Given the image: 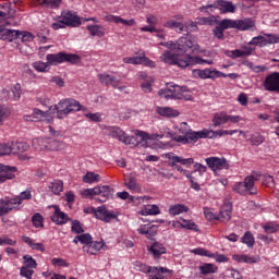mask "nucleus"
Masks as SVG:
<instances>
[{
	"label": "nucleus",
	"instance_id": "52",
	"mask_svg": "<svg viewBox=\"0 0 279 279\" xmlns=\"http://www.w3.org/2000/svg\"><path fill=\"white\" fill-rule=\"evenodd\" d=\"M23 260H24L23 267H26L28 269H36V267H38L36 259H34V257H32L31 255H24Z\"/></svg>",
	"mask_w": 279,
	"mask_h": 279
},
{
	"label": "nucleus",
	"instance_id": "50",
	"mask_svg": "<svg viewBox=\"0 0 279 279\" xmlns=\"http://www.w3.org/2000/svg\"><path fill=\"white\" fill-rule=\"evenodd\" d=\"M99 180H101V177L95 172H87L83 177V182H85V184H93V182H99Z\"/></svg>",
	"mask_w": 279,
	"mask_h": 279
},
{
	"label": "nucleus",
	"instance_id": "57",
	"mask_svg": "<svg viewBox=\"0 0 279 279\" xmlns=\"http://www.w3.org/2000/svg\"><path fill=\"white\" fill-rule=\"evenodd\" d=\"M76 239H78V243L82 245H90V243H93V235H90V233L80 234Z\"/></svg>",
	"mask_w": 279,
	"mask_h": 279
},
{
	"label": "nucleus",
	"instance_id": "45",
	"mask_svg": "<svg viewBox=\"0 0 279 279\" xmlns=\"http://www.w3.org/2000/svg\"><path fill=\"white\" fill-rule=\"evenodd\" d=\"M13 199L15 201V204L19 206H21L24 202V199L29 201L32 199V190L26 189L24 192L20 193V195L13 197Z\"/></svg>",
	"mask_w": 279,
	"mask_h": 279
},
{
	"label": "nucleus",
	"instance_id": "16",
	"mask_svg": "<svg viewBox=\"0 0 279 279\" xmlns=\"http://www.w3.org/2000/svg\"><path fill=\"white\" fill-rule=\"evenodd\" d=\"M16 208H19V205H16V201L14 198L5 197L0 199V217L8 215L10 210H14Z\"/></svg>",
	"mask_w": 279,
	"mask_h": 279
},
{
	"label": "nucleus",
	"instance_id": "17",
	"mask_svg": "<svg viewBox=\"0 0 279 279\" xmlns=\"http://www.w3.org/2000/svg\"><path fill=\"white\" fill-rule=\"evenodd\" d=\"M54 214L51 216V221L57 226H64V223H69V216L64 214V211L60 210V206L53 205Z\"/></svg>",
	"mask_w": 279,
	"mask_h": 279
},
{
	"label": "nucleus",
	"instance_id": "37",
	"mask_svg": "<svg viewBox=\"0 0 279 279\" xmlns=\"http://www.w3.org/2000/svg\"><path fill=\"white\" fill-rule=\"evenodd\" d=\"M48 141L49 137L34 138L32 141V146L34 147V149H37V151H47V145H49Z\"/></svg>",
	"mask_w": 279,
	"mask_h": 279
},
{
	"label": "nucleus",
	"instance_id": "56",
	"mask_svg": "<svg viewBox=\"0 0 279 279\" xmlns=\"http://www.w3.org/2000/svg\"><path fill=\"white\" fill-rule=\"evenodd\" d=\"M14 154L12 150V142L0 144V156H10Z\"/></svg>",
	"mask_w": 279,
	"mask_h": 279
},
{
	"label": "nucleus",
	"instance_id": "9",
	"mask_svg": "<svg viewBox=\"0 0 279 279\" xmlns=\"http://www.w3.org/2000/svg\"><path fill=\"white\" fill-rule=\"evenodd\" d=\"M213 9L220 10L221 14H234V12H236V7L232 2L226 0H217L213 4L201 7L198 10L199 12H206V10Z\"/></svg>",
	"mask_w": 279,
	"mask_h": 279
},
{
	"label": "nucleus",
	"instance_id": "60",
	"mask_svg": "<svg viewBox=\"0 0 279 279\" xmlns=\"http://www.w3.org/2000/svg\"><path fill=\"white\" fill-rule=\"evenodd\" d=\"M71 232H73V234L84 233V228H82V222H80V220H72Z\"/></svg>",
	"mask_w": 279,
	"mask_h": 279
},
{
	"label": "nucleus",
	"instance_id": "14",
	"mask_svg": "<svg viewBox=\"0 0 279 279\" xmlns=\"http://www.w3.org/2000/svg\"><path fill=\"white\" fill-rule=\"evenodd\" d=\"M172 90V99H184L185 101H191L193 96H191V90L186 86H179V85H170Z\"/></svg>",
	"mask_w": 279,
	"mask_h": 279
},
{
	"label": "nucleus",
	"instance_id": "35",
	"mask_svg": "<svg viewBox=\"0 0 279 279\" xmlns=\"http://www.w3.org/2000/svg\"><path fill=\"white\" fill-rule=\"evenodd\" d=\"M102 248H104V242H93L92 240L89 245L83 246V252H86L90 256H95V254H97V252H99V250H102Z\"/></svg>",
	"mask_w": 279,
	"mask_h": 279
},
{
	"label": "nucleus",
	"instance_id": "40",
	"mask_svg": "<svg viewBox=\"0 0 279 279\" xmlns=\"http://www.w3.org/2000/svg\"><path fill=\"white\" fill-rule=\"evenodd\" d=\"M198 270L202 276H208L209 274H217V271H219V267L215 264L205 263L198 267Z\"/></svg>",
	"mask_w": 279,
	"mask_h": 279
},
{
	"label": "nucleus",
	"instance_id": "22",
	"mask_svg": "<svg viewBox=\"0 0 279 279\" xmlns=\"http://www.w3.org/2000/svg\"><path fill=\"white\" fill-rule=\"evenodd\" d=\"M207 132L211 133L210 136H207L206 138H217V136H232V134H241L244 136V138H247V134H245L243 131L239 130H219V131H213L207 130Z\"/></svg>",
	"mask_w": 279,
	"mask_h": 279
},
{
	"label": "nucleus",
	"instance_id": "27",
	"mask_svg": "<svg viewBox=\"0 0 279 279\" xmlns=\"http://www.w3.org/2000/svg\"><path fill=\"white\" fill-rule=\"evenodd\" d=\"M156 112L159 117H166V119H175V117H180V111L171 107H157Z\"/></svg>",
	"mask_w": 279,
	"mask_h": 279
},
{
	"label": "nucleus",
	"instance_id": "23",
	"mask_svg": "<svg viewBox=\"0 0 279 279\" xmlns=\"http://www.w3.org/2000/svg\"><path fill=\"white\" fill-rule=\"evenodd\" d=\"M148 279H166V274H171V270L169 268H165L162 266L160 267H151L150 271L148 272Z\"/></svg>",
	"mask_w": 279,
	"mask_h": 279
},
{
	"label": "nucleus",
	"instance_id": "18",
	"mask_svg": "<svg viewBox=\"0 0 279 279\" xmlns=\"http://www.w3.org/2000/svg\"><path fill=\"white\" fill-rule=\"evenodd\" d=\"M104 21H106L107 23H114L116 25H119V23H121L126 27H134V25H136V20L134 19L124 20L121 16L112 15V14L106 15L104 17Z\"/></svg>",
	"mask_w": 279,
	"mask_h": 279
},
{
	"label": "nucleus",
	"instance_id": "13",
	"mask_svg": "<svg viewBox=\"0 0 279 279\" xmlns=\"http://www.w3.org/2000/svg\"><path fill=\"white\" fill-rule=\"evenodd\" d=\"M206 165L211 171H221L222 169H230L228 160L219 157H208L205 159Z\"/></svg>",
	"mask_w": 279,
	"mask_h": 279
},
{
	"label": "nucleus",
	"instance_id": "2",
	"mask_svg": "<svg viewBox=\"0 0 279 279\" xmlns=\"http://www.w3.org/2000/svg\"><path fill=\"white\" fill-rule=\"evenodd\" d=\"M179 132L182 135H178V133L167 132L166 134H157L158 136H162L161 138H172L177 143H182L183 145H189V143H197L199 138H206L210 136L207 129L201 131H193L191 126L186 122H182L179 126Z\"/></svg>",
	"mask_w": 279,
	"mask_h": 279
},
{
	"label": "nucleus",
	"instance_id": "49",
	"mask_svg": "<svg viewBox=\"0 0 279 279\" xmlns=\"http://www.w3.org/2000/svg\"><path fill=\"white\" fill-rule=\"evenodd\" d=\"M11 144L13 154H19V151H27V149H29V144L25 142H11Z\"/></svg>",
	"mask_w": 279,
	"mask_h": 279
},
{
	"label": "nucleus",
	"instance_id": "46",
	"mask_svg": "<svg viewBox=\"0 0 279 279\" xmlns=\"http://www.w3.org/2000/svg\"><path fill=\"white\" fill-rule=\"evenodd\" d=\"M49 189L53 195H60L64 191V183L61 180H54L50 183Z\"/></svg>",
	"mask_w": 279,
	"mask_h": 279
},
{
	"label": "nucleus",
	"instance_id": "33",
	"mask_svg": "<svg viewBox=\"0 0 279 279\" xmlns=\"http://www.w3.org/2000/svg\"><path fill=\"white\" fill-rule=\"evenodd\" d=\"M62 4V0H35L34 5H41L43 8H48L49 10H58Z\"/></svg>",
	"mask_w": 279,
	"mask_h": 279
},
{
	"label": "nucleus",
	"instance_id": "63",
	"mask_svg": "<svg viewBox=\"0 0 279 279\" xmlns=\"http://www.w3.org/2000/svg\"><path fill=\"white\" fill-rule=\"evenodd\" d=\"M19 36L22 43H32L36 38L31 32H20Z\"/></svg>",
	"mask_w": 279,
	"mask_h": 279
},
{
	"label": "nucleus",
	"instance_id": "34",
	"mask_svg": "<svg viewBox=\"0 0 279 279\" xmlns=\"http://www.w3.org/2000/svg\"><path fill=\"white\" fill-rule=\"evenodd\" d=\"M189 49H193V40L187 37H181L177 40V51L186 53Z\"/></svg>",
	"mask_w": 279,
	"mask_h": 279
},
{
	"label": "nucleus",
	"instance_id": "20",
	"mask_svg": "<svg viewBox=\"0 0 279 279\" xmlns=\"http://www.w3.org/2000/svg\"><path fill=\"white\" fill-rule=\"evenodd\" d=\"M216 25L217 26L213 29V34L215 38H218V40H223L225 29H232V27L230 26V20L225 19Z\"/></svg>",
	"mask_w": 279,
	"mask_h": 279
},
{
	"label": "nucleus",
	"instance_id": "47",
	"mask_svg": "<svg viewBox=\"0 0 279 279\" xmlns=\"http://www.w3.org/2000/svg\"><path fill=\"white\" fill-rule=\"evenodd\" d=\"M169 213L175 217L177 215H182V213H189V207L182 204L172 205L169 208Z\"/></svg>",
	"mask_w": 279,
	"mask_h": 279
},
{
	"label": "nucleus",
	"instance_id": "36",
	"mask_svg": "<svg viewBox=\"0 0 279 279\" xmlns=\"http://www.w3.org/2000/svg\"><path fill=\"white\" fill-rule=\"evenodd\" d=\"M168 160H170V162H174V165H183V167H190L193 165V162H195L193 158H183L171 154H169Z\"/></svg>",
	"mask_w": 279,
	"mask_h": 279
},
{
	"label": "nucleus",
	"instance_id": "3",
	"mask_svg": "<svg viewBox=\"0 0 279 279\" xmlns=\"http://www.w3.org/2000/svg\"><path fill=\"white\" fill-rule=\"evenodd\" d=\"M161 60L166 64L177 65L180 69H187V66H195V64H215L213 59L205 60L199 56H191V54H175L169 50L163 51L161 54Z\"/></svg>",
	"mask_w": 279,
	"mask_h": 279
},
{
	"label": "nucleus",
	"instance_id": "24",
	"mask_svg": "<svg viewBox=\"0 0 279 279\" xmlns=\"http://www.w3.org/2000/svg\"><path fill=\"white\" fill-rule=\"evenodd\" d=\"M16 167L2 166L0 169V184L7 182V180H14V173H16Z\"/></svg>",
	"mask_w": 279,
	"mask_h": 279
},
{
	"label": "nucleus",
	"instance_id": "53",
	"mask_svg": "<svg viewBox=\"0 0 279 279\" xmlns=\"http://www.w3.org/2000/svg\"><path fill=\"white\" fill-rule=\"evenodd\" d=\"M191 253L195 254L196 256H207V258H215V253H209L208 250L203 247L193 248Z\"/></svg>",
	"mask_w": 279,
	"mask_h": 279
},
{
	"label": "nucleus",
	"instance_id": "29",
	"mask_svg": "<svg viewBox=\"0 0 279 279\" xmlns=\"http://www.w3.org/2000/svg\"><path fill=\"white\" fill-rule=\"evenodd\" d=\"M117 197L120 199H130V202H133L134 204H143V202H149L148 196H131L129 192H118Z\"/></svg>",
	"mask_w": 279,
	"mask_h": 279
},
{
	"label": "nucleus",
	"instance_id": "43",
	"mask_svg": "<svg viewBox=\"0 0 279 279\" xmlns=\"http://www.w3.org/2000/svg\"><path fill=\"white\" fill-rule=\"evenodd\" d=\"M22 241L29 245L31 248L36 250L37 252H45V244L36 243L32 238L24 235Z\"/></svg>",
	"mask_w": 279,
	"mask_h": 279
},
{
	"label": "nucleus",
	"instance_id": "1",
	"mask_svg": "<svg viewBox=\"0 0 279 279\" xmlns=\"http://www.w3.org/2000/svg\"><path fill=\"white\" fill-rule=\"evenodd\" d=\"M105 133L107 136H111V138H116L123 143L124 145H129L130 147H138V145H147V141H160L165 135H158V133L147 134L143 131H135V135H128L119 126H105Z\"/></svg>",
	"mask_w": 279,
	"mask_h": 279
},
{
	"label": "nucleus",
	"instance_id": "28",
	"mask_svg": "<svg viewBox=\"0 0 279 279\" xmlns=\"http://www.w3.org/2000/svg\"><path fill=\"white\" fill-rule=\"evenodd\" d=\"M45 117H47V112L35 108L33 110V113L29 116H24L23 120L27 121V122H33V123H38V121H43L45 119Z\"/></svg>",
	"mask_w": 279,
	"mask_h": 279
},
{
	"label": "nucleus",
	"instance_id": "42",
	"mask_svg": "<svg viewBox=\"0 0 279 279\" xmlns=\"http://www.w3.org/2000/svg\"><path fill=\"white\" fill-rule=\"evenodd\" d=\"M87 29L93 37L104 38L106 36V29L101 25H87Z\"/></svg>",
	"mask_w": 279,
	"mask_h": 279
},
{
	"label": "nucleus",
	"instance_id": "19",
	"mask_svg": "<svg viewBox=\"0 0 279 279\" xmlns=\"http://www.w3.org/2000/svg\"><path fill=\"white\" fill-rule=\"evenodd\" d=\"M61 20L63 21L64 25L69 27H80L82 25V20H80V16L72 13L71 11L65 12Z\"/></svg>",
	"mask_w": 279,
	"mask_h": 279
},
{
	"label": "nucleus",
	"instance_id": "11",
	"mask_svg": "<svg viewBox=\"0 0 279 279\" xmlns=\"http://www.w3.org/2000/svg\"><path fill=\"white\" fill-rule=\"evenodd\" d=\"M229 25L231 26V29H239V32H247V29H252V27H255L256 23L250 17H244L242 20L229 19Z\"/></svg>",
	"mask_w": 279,
	"mask_h": 279
},
{
	"label": "nucleus",
	"instance_id": "44",
	"mask_svg": "<svg viewBox=\"0 0 279 279\" xmlns=\"http://www.w3.org/2000/svg\"><path fill=\"white\" fill-rule=\"evenodd\" d=\"M252 147H260L265 143V135L260 133H254L247 140Z\"/></svg>",
	"mask_w": 279,
	"mask_h": 279
},
{
	"label": "nucleus",
	"instance_id": "4",
	"mask_svg": "<svg viewBox=\"0 0 279 279\" xmlns=\"http://www.w3.org/2000/svg\"><path fill=\"white\" fill-rule=\"evenodd\" d=\"M57 119H66L71 112H80V110H86V107L82 106L80 101L73 98L61 99L59 104L54 106Z\"/></svg>",
	"mask_w": 279,
	"mask_h": 279
},
{
	"label": "nucleus",
	"instance_id": "59",
	"mask_svg": "<svg viewBox=\"0 0 279 279\" xmlns=\"http://www.w3.org/2000/svg\"><path fill=\"white\" fill-rule=\"evenodd\" d=\"M134 269L137 271H142L143 274H149L151 271V266H147L143 264L142 262H134Z\"/></svg>",
	"mask_w": 279,
	"mask_h": 279
},
{
	"label": "nucleus",
	"instance_id": "10",
	"mask_svg": "<svg viewBox=\"0 0 279 279\" xmlns=\"http://www.w3.org/2000/svg\"><path fill=\"white\" fill-rule=\"evenodd\" d=\"M279 44V35L276 34H267L258 35L253 37L248 45H253L255 47H267V45H278Z\"/></svg>",
	"mask_w": 279,
	"mask_h": 279
},
{
	"label": "nucleus",
	"instance_id": "30",
	"mask_svg": "<svg viewBox=\"0 0 279 279\" xmlns=\"http://www.w3.org/2000/svg\"><path fill=\"white\" fill-rule=\"evenodd\" d=\"M98 80L100 83H102L105 86H112V88H117L119 85L120 80L117 78L116 76H112L110 74H99Z\"/></svg>",
	"mask_w": 279,
	"mask_h": 279
},
{
	"label": "nucleus",
	"instance_id": "54",
	"mask_svg": "<svg viewBox=\"0 0 279 279\" xmlns=\"http://www.w3.org/2000/svg\"><path fill=\"white\" fill-rule=\"evenodd\" d=\"M242 243H244L245 245H247V247H254V234H252V232L246 231L244 233V235L242 236Z\"/></svg>",
	"mask_w": 279,
	"mask_h": 279
},
{
	"label": "nucleus",
	"instance_id": "25",
	"mask_svg": "<svg viewBox=\"0 0 279 279\" xmlns=\"http://www.w3.org/2000/svg\"><path fill=\"white\" fill-rule=\"evenodd\" d=\"M140 234L146 235V239H154L158 234V227L154 225H141L137 229Z\"/></svg>",
	"mask_w": 279,
	"mask_h": 279
},
{
	"label": "nucleus",
	"instance_id": "58",
	"mask_svg": "<svg viewBox=\"0 0 279 279\" xmlns=\"http://www.w3.org/2000/svg\"><path fill=\"white\" fill-rule=\"evenodd\" d=\"M266 234H276L279 230V226L276 222H268L264 226Z\"/></svg>",
	"mask_w": 279,
	"mask_h": 279
},
{
	"label": "nucleus",
	"instance_id": "55",
	"mask_svg": "<svg viewBox=\"0 0 279 279\" xmlns=\"http://www.w3.org/2000/svg\"><path fill=\"white\" fill-rule=\"evenodd\" d=\"M180 225L185 230H194V232H197V225L193 220L181 219Z\"/></svg>",
	"mask_w": 279,
	"mask_h": 279
},
{
	"label": "nucleus",
	"instance_id": "61",
	"mask_svg": "<svg viewBox=\"0 0 279 279\" xmlns=\"http://www.w3.org/2000/svg\"><path fill=\"white\" fill-rule=\"evenodd\" d=\"M193 77L199 78V80H208V69L205 70H193L192 72Z\"/></svg>",
	"mask_w": 279,
	"mask_h": 279
},
{
	"label": "nucleus",
	"instance_id": "31",
	"mask_svg": "<svg viewBox=\"0 0 279 279\" xmlns=\"http://www.w3.org/2000/svg\"><path fill=\"white\" fill-rule=\"evenodd\" d=\"M64 147H66V144L64 142L48 137L46 151H62Z\"/></svg>",
	"mask_w": 279,
	"mask_h": 279
},
{
	"label": "nucleus",
	"instance_id": "48",
	"mask_svg": "<svg viewBox=\"0 0 279 279\" xmlns=\"http://www.w3.org/2000/svg\"><path fill=\"white\" fill-rule=\"evenodd\" d=\"M124 184L129 191H133V193H138L141 191V185L136 182L134 178H128L124 180Z\"/></svg>",
	"mask_w": 279,
	"mask_h": 279
},
{
	"label": "nucleus",
	"instance_id": "6",
	"mask_svg": "<svg viewBox=\"0 0 279 279\" xmlns=\"http://www.w3.org/2000/svg\"><path fill=\"white\" fill-rule=\"evenodd\" d=\"M46 60L47 63L51 66H58V64H63V62H69L70 64H80V62H82V57L78 54L61 51L58 53L47 54Z\"/></svg>",
	"mask_w": 279,
	"mask_h": 279
},
{
	"label": "nucleus",
	"instance_id": "41",
	"mask_svg": "<svg viewBox=\"0 0 279 279\" xmlns=\"http://www.w3.org/2000/svg\"><path fill=\"white\" fill-rule=\"evenodd\" d=\"M140 215L143 217L160 215V207L158 205H146L141 209Z\"/></svg>",
	"mask_w": 279,
	"mask_h": 279
},
{
	"label": "nucleus",
	"instance_id": "32",
	"mask_svg": "<svg viewBox=\"0 0 279 279\" xmlns=\"http://www.w3.org/2000/svg\"><path fill=\"white\" fill-rule=\"evenodd\" d=\"M163 26L168 29H175L178 34H182V32H186V22H177L175 20H168Z\"/></svg>",
	"mask_w": 279,
	"mask_h": 279
},
{
	"label": "nucleus",
	"instance_id": "21",
	"mask_svg": "<svg viewBox=\"0 0 279 279\" xmlns=\"http://www.w3.org/2000/svg\"><path fill=\"white\" fill-rule=\"evenodd\" d=\"M230 219H232V204L227 203L220 207L218 221H222V223H228Z\"/></svg>",
	"mask_w": 279,
	"mask_h": 279
},
{
	"label": "nucleus",
	"instance_id": "26",
	"mask_svg": "<svg viewBox=\"0 0 279 279\" xmlns=\"http://www.w3.org/2000/svg\"><path fill=\"white\" fill-rule=\"evenodd\" d=\"M147 250L154 258H159L162 254H167V247H165V244L160 242H154L150 246H147Z\"/></svg>",
	"mask_w": 279,
	"mask_h": 279
},
{
	"label": "nucleus",
	"instance_id": "5",
	"mask_svg": "<svg viewBox=\"0 0 279 279\" xmlns=\"http://www.w3.org/2000/svg\"><path fill=\"white\" fill-rule=\"evenodd\" d=\"M256 177L247 175L244 181L235 182L232 190L239 195H258V189L256 187Z\"/></svg>",
	"mask_w": 279,
	"mask_h": 279
},
{
	"label": "nucleus",
	"instance_id": "64",
	"mask_svg": "<svg viewBox=\"0 0 279 279\" xmlns=\"http://www.w3.org/2000/svg\"><path fill=\"white\" fill-rule=\"evenodd\" d=\"M158 95L161 99H173V92L171 90V87L160 89Z\"/></svg>",
	"mask_w": 279,
	"mask_h": 279
},
{
	"label": "nucleus",
	"instance_id": "8",
	"mask_svg": "<svg viewBox=\"0 0 279 279\" xmlns=\"http://www.w3.org/2000/svg\"><path fill=\"white\" fill-rule=\"evenodd\" d=\"M89 215H94L96 219H99V221H105V223H110L112 219H117L119 217V214L106 208V206H99L97 208L90 207L86 210Z\"/></svg>",
	"mask_w": 279,
	"mask_h": 279
},
{
	"label": "nucleus",
	"instance_id": "62",
	"mask_svg": "<svg viewBox=\"0 0 279 279\" xmlns=\"http://www.w3.org/2000/svg\"><path fill=\"white\" fill-rule=\"evenodd\" d=\"M5 245L14 247V245H16V240L10 239L8 235L0 236V246L3 247Z\"/></svg>",
	"mask_w": 279,
	"mask_h": 279
},
{
	"label": "nucleus",
	"instance_id": "15",
	"mask_svg": "<svg viewBox=\"0 0 279 279\" xmlns=\"http://www.w3.org/2000/svg\"><path fill=\"white\" fill-rule=\"evenodd\" d=\"M2 95L5 101H8V99H11V101H19L21 99V84L16 83L10 89H3Z\"/></svg>",
	"mask_w": 279,
	"mask_h": 279
},
{
	"label": "nucleus",
	"instance_id": "51",
	"mask_svg": "<svg viewBox=\"0 0 279 279\" xmlns=\"http://www.w3.org/2000/svg\"><path fill=\"white\" fill-rule=\"evenodd\" d=\"M32 66L38 73H47V71L49 69V63H46L43 61H35V62H33Z\"/></svg>",
	"mask_w": 279,
	"mask_h": 279
},
{
	"label": "nucleus",
	"instance_id": "7",
	"mask_svg": "<svg viewBox=\"0 0 279 279\" xmlns=\"http://www.w3.org/2000/svg\"><path fill=\"white\" fill-rule=\"evenodd\" d=\"M112 193H114V190L108 185H98L93 189H86L83 191L84 197H93V195H98L96 197V202H100V204H104V202H108L110 197H112Z\"/></svg>",
	"mask_w": 279,
	"mask_h": 279
},
{
	"label": "nucleus",
	"instance_id": "12",
	"mask_svg": "<svg viewBox=\"0 0 279 279\" xmlns=\"http://www.w3.org/2000/svg\"><path fill=\"white\" fill-rule=\"evenodd\" d=\"M263 86L268 93H279V73L272 72L268 74L263 83Z\"/></svg>",
	"mask_w": 279,
	"mask_h": 279
},
{
	"label": "nucleus",
	"instance_id": "39",
	"mask_svg": "<svg viewBox=\"0 0 279 279\" xmlns=\"http://www.w3.org/2000/svg\"><path fill=\"white\" fill-rule=\"evenodd\" d=\"M225 54L227 56V58L236 60V58H245L246 56H252V51L235 49V50H227V51H225Z\"/></svg>",
	"mask_w": 279,
	"mask_h": 279
},
{
	"label": "nucleus",
	"instance_id": "38",
	"mask_svg": "<svg viewBox=\"0 0 279 279\" xmlns=\"http://www.w3.org/2000/svg\"><path fill=\"white\" fill-rule=\"evenodd\" d=\"M211 121L214 128H219V125H226V123H228V113H226V111L216 112Z\"/></svg>",
	"mask_w": 279,
	"mask_h": 279
}]
</instances>
